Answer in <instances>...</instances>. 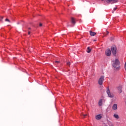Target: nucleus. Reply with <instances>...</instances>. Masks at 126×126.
<instances>
[{"label": "nucleus", "mask_w": 126, "mask_h": 126, "mask_svg": "<svg viewBox=\"0 0 126 126\" xmlns=\"http://www.w3.org/2000/svg\"><path fill=\"white\" fill-rule=\"evenodd\" d=\"M112 110H113L114 111H116V110H118V104H113L112 106Z\"/></svg>", "instance_id": "7"}, {"label": "nucleus", "mask_w": 126, "mask_h": 126, "mask_svg": "<svg viewBox=\"0 0 126 126\" xmlns=\"http://www.w3.org/2000/svg\"><path fill=\"white\" fill-rule=\"evenodd\" d=\"M107 34H109V32H107Z\"/></svg>", "instance_id": "25"}, {"label": "nucleus", "mask_w": 126, "mask_h": 126, "mask_svg": "<svg viewBox=\"0 0 126 126\" xmlns=\"http://www.w3.org/2000/svg\"><path fill=\"white\" fill-rule=\"evenodd\" d=\"M113 117L115 119H120V117L119 116V115H118V114H114Z\"/></svg>", "instance_id": "13"}, {"label": "nucleus", "mask_w": 126, "mask_h": 126, "mask_svg": "<svg viewBox=\"0 0 126 126\" xmlns=\"http://www.w3.org/2000/svg\"><path fill=\"white\" fill-rule=\"evenodd\" d=\"M5 21H6V22H9V23L10 22V21L9 19H6L5 20Z\"/></svg>", "instance_id": "16"}, {"label": "nucleus", "mask_w": 126, "mask_h": 126, "mask_svg": "<svg viewBox=\"0 0 126 126\" xmlns=\"http://www.w3.org/2000/svg\"><path fill=\"white\" fill-rule=\"evenodd\" d=\"M96 120H101L102 119V116L101 114L97 115L95 116Z\"/></svg>", "instance_id": "9"}, {"label": "nucleus", "mask_w": 126, "mask_h": 126, "mask_svg": "<svg viewBox=\"0 0 126 126\" xmlns=\"http://www.w3.org/2000/svg\"><path fill=\"white\" fill-rule=\"evenodd\" d=\"M111 52L113 55H116L117 54V47L116 46H112L111 47Z\"/></svg>", "instance_id": "4"}, {"label": "nucleus", "mask_w": 126, "mask_h": 126, "mask_svg": "<svg viewBox=\"0 0 126 126\" xmlns=\"http://www.w3.org/2000/svg\"><path fill=\"white\" fill-rule=\"evenodd\" d=\"M119 65H120V62L119 61V60L116 59L112 61V66H113V67L118 68Z\"/></svg>", "instance_id": "1"}, {"label": "nucleus", "mask_w": 126, "mask_h": 126, "mask_svg": "<svg viewBox=\"0 0 126 126\" xmlns=\"http://www.w3.org/2000/svg\"><path fill=\"white\" fill-rule=\"evenodd\" d=\"M104 80H105L104 79V76H101L98 80L99 85H103V82H104Z\"/></svg>", "instance_id": "3"}, {"label": "nucleus", "mask_w": 126, "mask_h": 126, "mask_svg": "<svg viewBox=\"0 0 126 126\" xmlns=\"http://www.w3.org/2000/svg\"><path fill=\"white\" fill-rule=\"evenodd\" d=\"M87 50H88L87 53H90V52H91V49H90V47H88L87 48Z\"/></svg>", "instance_id": "14"}, {"label": "nucleus", "mask_w": 126, "mask_h": 126, "mask_svg": "<svg viewBox=\"0 0 126 126\" xmlns=\"http://www.w3.org/2000/svg\"><path fill=\"white\" fill-rule=\"evenodd\" d=\"M82 116H83V117L84 118H85V117H86V116H87V114H82Z\"/></svg>", "instance_id": "18"}, {"label": "nucleus", "mask_w": 126, "mask_h": 126, "mask_svg": "<svg viewBox=\"0 0 126 126\" xmlns=\"http://www.w3.org/2000/svg\"><path fill=\"white\" fill-rule=\"evenodd\" d=\"M105 54L106 56L110 57L111 56V50L109 49L106 50L105 51Z\"/></svg>", "instance_id": "6"}, {"label": "nucleus", "mask_w": 126, "mask_h": 126, "mask_svg": "<svg viewBox=\"0 0 126 126\" xmlns=\"http://www.w3.org/2000/svg\"><path fill=\"white\" fill-rule=\"evenodd\" d=\"M117 89L118 90L119 93H122V89H123V87H122V86H119L117 88Z\"/></svg>", "instance_id": "8"}, {"label": "nucleus", "mask_w": 126, "mask_h": 126, "mask_svg": "<svg viewBox=\"0 0 126 126\" xmlns=\"http://www.w3.org/2000/svg\"><path fill=\"white\" fill-rule=\"evenodd\" d=\"M67 65H68V66L70 65V63L69 62L67 63Z\"/></svg>", "instance_id": "19"}, {"label": "nucleus", "mask_w": 126, "mask_h": 126, "mask_svg": "<svg viewBox=\"0 0 126 126\" xmlns=\"http://www.w3.org/2000/svg\"><path fill=\"white\" fill-rule=\"evenodd\" d=\"M117 9H118L117 7L114 8V9L112 11V13H114V11H116V10H117Z\"/></svg>", "instance_id": "15"}, {"label": "nucleus", "mask_w": 126, "mask_h": 126, "mask_svg": "<svg viewBox=\"0 0 126 126\" xmlns=\"http://www.w3.org/2000/svg\"><path fill=\"white\" fill-rule=\"evenodd\" d=\"M43 26V24H42V23H40V24H39V26L41 27H42Z\"/></svg>", "instance_id": "21"}, {"label": "nucleus", "mask_w": 126, "mask_h": 126, "mask_svg": "<svg viewBox=\"0 0 126 126\" xmlns=\"http://www.w3.org/2000/svg\"><path fill=\"white\" fill-rule=\"evenodd\" d=\"M90 34L91 36H95V35H96V32H93L92 31H90Z\"/></svg>", "instance_id": "11"}, {"label": "nucleus", "mask_w": 126, "mask_h": 126, "mask_svg": "<svg viewBox=\"0 0 126 126\" xmlns=\"http://www.w3.org/2000/svg\"><path fill=\"white\" fill-rule=\"evenodd\" d=\"M71 22L72 24H73L74 25V24H75V19L72 17L71 18Z\"/></svg>", "instance_id": "10"}, {"label": "nucleus", "mask_w": 126, "mask_h": 126, "mask_svg": "<svg viewBox=\"0 0 126 126\" xmlns=\"http://www.w3.org/2000/svg\"><path fill=\"white\" fill-rule=\"evenodd\" d=\"M55 63H60V61H55Z\"/></svg>", "instance_id": "20"}, {"label": "nucleus", "mask_w": 126, "mask_h": 126, "mask_svg": "<svg viewBox=\"0 0 126 126\" xmlns=\"http://www.w3.org/2000/svg\"><path fill=\"white\" fill-rule=\"evenodd\" d=\"M2 19H3V17L2 16L0 17V21H2Z\"/></svg>", "instance_id": "17"}, {"label": "nucleus", "mask_w": 126, "mask_h": 126, "mask_svg": "<svg viewBox=\"0 0 126 126\" xmlns=\"http://www.w3.org/2000/svg\"><path fill=\"white\" fill-rule=\"evenodd\" d=\"M30 33H31L30 32H28V34H29V35H30Z\"/></svg>", "instance_id": "22"}, {"label": "nucleus", "mask_w": 126, "mask_h": 126, "mask_svg": "<svg viewBox=\"0 0 126 126\" xmlns=\"http://www.w3.org/2000/svg\"><path fill=\"white\" fill-rule=\"evenodd\" d=\"M94 42H96V39L94 40Z\"/></svg>", "instance_id": "23"}, {"label": "nucleus", "mask_w": 126, "mask_h": 126, "mask_svg": "<svg viewBox=\"0 0 126 126\" xmlns=\"http://www.w3.org/2000/svg\"><path fill=\"white\" fill-rule=\"evenodd\" d=\"M102 1H106L107 3H116L118 2V0H102Z\"/></svg>", "instance_id": "2"}, {"label": "nucleus", "mask_w": 126, "mask_h": 126, "mask_svg": "<svg viewBox=\"0 0 126 126\" xmlns=\"http://www.w3.org/2000/svg\"><path fill=\"white\" fill-rule=\"evenodd\" d=\"M31 29V28H29V30H30Z\"/></svg>", "instance_id": "24"}, {"label": "nucleus", "mask_w": 126, "mask_h": 126, "mask_svg": "<svg viewBox=\"0 0 126 126\" xmlns=\"http://www.w3.org/2000/svg\"><path fill=\"white\" fill-rule=\"evenodd\" d=\"M106 92L110 98H113V97H114V94H111V92H110V90L109 89H107Z\"/></svg>", "instance_id": "5"}, {"label": "nucleus", "mask_w": 126, "mask_h": 126, "mask_svg": "<svg viewBox=\"0 0 126 126\" xmlns=\"http://www.w3.org/2000/svg\"><path fill=\"white\" fill-rule=\"evenodd\" d=\"M103 103V99H100L98 101L99 106H102V104Z\"/></svg>", "instance_id": "12"}]
</instances>
